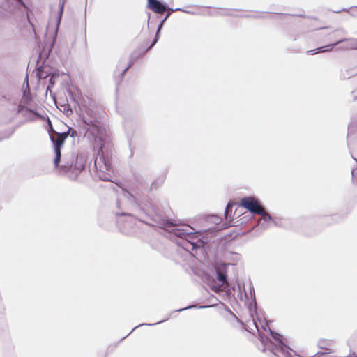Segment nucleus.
Instances as JSON below:
<instances>
[{
  "label": "nucleus",
  "mask_w": 357,
  "mask_h": 357,
  "mask_svg": "<svg viewBox=\"0 0 357 357\" xmlns=\"http://www.w3.org/2000/svg\"><path fill=\"white\" fill-rule=\"evenodd\" d=\"M28 111L31 113H32L33 115H35L37 117H40L41 116L36 111L34 110H32V109H28Z\"/></svg>",
  "instance_id": "30"
},
{
  "label": "nucleus",
  "mask_w": 357,
  "mask_h": 357,
  "mask_svg": "<svg viewBox=\"0 0 357 357\" xmlns=\"http://www.w3.org/2000/svg\"><path fill=\"white\" fill-rule=\"evenodd\" d=\"M169 319V317L166 319V320H167ZM165 321V319L164 320H162V321H159L157 323H154V324H139L138 326H135L126 336H125L124 337L122 338V340L125 339L127 336H128L132 331H134L137 328L139 327V326H144V325H146V326H153V325H156V324H159L160 323H162Z\"/></svg>",
  "instance_id": "20"
},
{
  "label": "nucleus",
  "mask_w": 357,
  "mask_h": 357,
  "mask_svg": "<svg viewBox=\"0 0 357 357\" xmlns=\"http://www.w3.org/2000/svg\"><path fill=\"white\" fill-rule=\"evenodd\" d=\"M331 344V340H320L319 342H318V347L321 349H324L326 351H329V353H332L333 351V350L332 349H330V348H328V346Z\"/></svg>",
  "instance_id": "16"
},
{
  "label": "nucleus",
  "mask_w": 357,
  "mask_h": 357,
  "mask_svg": "<svg viewBox=\"0 0 357 357\" xmlns=\"http://www.w3.org/2000/svg\"><path fill=\"white\" fill-rule=\"evenodd\" d=\"M26 82L28 81V76L27 75L26 77Z\"/></svg>",
  "instance_id": "37"
},
{
  "label": "nucleus",
  "mask_w": 357,
  "mask_h": 357,
  "mask_svg": "<svg viewBox=\"0 0 357 357\" xmlns=\"http://www.w3.org/2000/svg\"><path fill=\"white\" fill-rule=\"evenodd\" d=\"M15 1L16 6L20 9L22 8H26V5L23 0H14Z\"/></svg>",
  "instance_id": "25"
},
{
  "label": "nucleus",
  "mask_w": 357,
  "mask_h": 357,
  "mask_svg": "<svg viewBox=\"0 0 357 357\" xmlns=\"http://www.w3.org/2000/svg\"><path fill=\"white\" fill-rule=\"evenodd\" d=\"M171 11H182V12H184V13H192L191 11L190 10H183L181 8H175V9H171Z\"/></svg>",
  "instance_id": "28"
},
{
  "label": "nucleus",
  "mask_w": 357,
  "mask_h": 357,
  "mask_svg": "<svg viewBox=\"0 0 357 357\" xmlns=\"http://www.w3.org/2000/svg\"><path fill=\"white\" fill-rule=\"evenodd\" d=\"M148 7L156 13H162L166 10H171L172 9L166 3H162L159 0H151L149 3H148Z\"/></svg>",
  "instance_id": "10"
},
{
  "label": "nucleus",
  "mask_w": 357,
  "mask_h": 357,
  "mask_svg": "<svg viewBox=\"0 0 357 357\" xmlns=\"http://www.w3.org/2000/svg\"><path fill=\"white\" fill-rule=\"evenodd\" d=\"M133 64V62L132 61H130L128 66L126 67H125V68L123 70H122V71L120 73V79H122L124 77V75L126 74V73L130 69V68L132 66Z\"/></svg>",
  "instance_id": "21"
},
{
  "label": "nucleus",
  "mask_w": 357,
  "mask_h": 357,
  "mask_svg": "<svg viewBox=\"0 0 357 357\" xmlns=\"http://www.w3.org/2000/svg\"><path fill=\"white\" fill-rule=\"evenodd\" d=\"M340 12H341L340 10H335V11H334V13H340Z\"/></svg>",
  "instance_id": "33"
},
{
  "label": "nucleus",
  "mask_w": 357,
  "mask_h": 357,
  "mask_svg": "<svg viewBox=\"0 0 357 357\" xmlns=\"http://www.w3.org/2000/svg\"><path fill=\"white\" fill-rule=\"evenodd\" d=\"M236 204L232 202H229L225 211V217L227 220L231 221L232 208Z\"/></svg>",
  "instance_id": "15"
},
{
  "label": "nucleus",
  "mask_w": 357,
  "mask_h": 357,
  "mask_svg": "<svg viewBox=\"0 0 357 357\" xmlns=\"http://www.w3.org/2000/svg\"><path fill=\"white\" fill-rule=\"evenodd\" d=\"M264 330H266V328H268L270 334L275 341L278 342V344H272L271 348L269 349L270 351L274 354L275 356H278L279 353H281L286 357H291V354L288 351L287 349H291L288 346H287L282 340L281 335L273 331H272L269 327L268 324H266L264 326H262Z\"/></svg>",
  "instance_id": "6"
},
{
  "label": "nucleus",
  "mask_w": 357,
  "mask_h": 357,
  "mask_svg": "<svg viewBox=\"0 0 357 357\" xmlns=\"http://www.w3.org/2000/svg\"><path fill=\"white\" fill-rule=\"evenodd\" d=\"M163 182H164L163 178H157L151 184L150 190H156L158 187H160V185H162Z\"/></svg>",
  "instance_id": "18"
},
{
  "label": "nucleus",
  "mask_w": 357,
  "mask_h": 357,
  "mask_svg": "<svg viewBox=\"0 0 357 357\" xmlns=\"http://www.w3.org/2000/svg\"><path fill=\"white\" fill-rule=\"evenodd\" d=\"M216 276L218 281L224 284L227 280V273L224 271L217 270Z\"/></svg>",
  "instance_id": "17"
},
{
  "label": "nucleus",
  "mask_w": 357,
  "mask_h": 357,
  "mask_svg": "<svg viewBox=\"0 0 357 357\" xmlns=\"http://www.w3.org/2000/svg\"><path fill=\"white\" fill-rule=\"evenodd\" d=\"M337 41H340L339 45H341L338 49L341 50H357V39L356 38H340Z\"/></svg>",
  "instance_id": "9"
},
{
  "label": "nucleus",
  "mask_w": 357,
  "mask_h": 357,
  "mask_svg": "<svg viewBox=\"0 0 357 357\" xmlns=\"http://www.w3.org/2000/svg\"><path fill=\"white\" fill-rule=\"evenodd\" d=\"M340 41H335L333 43H331L324 46L319 47L318 48L307 51V54L310 55H313L317 53H323L326 52L331 51L336 45L340 44Z\"/></svg>",
  "instance_id": "11"
},
{
  "label": "nucleus",
  "mask_w": 357,
  "mask_h": 357,
  "mask_svg": "<svg viewBox=\"0 0 357 357\" xmlns=\"http://www.w3.org/2000/svg\"><path fill=\"white\" fill-rule=\"evenodd\" d=\"M50 140L53 144L55 157L54 159V167L60 174L66 175L71 180H75L79 174L84 169V158L77 155L75 158L71 157L70 159L65 158L62 165H59L61 158V147L63 145L66 137V132L56 133V135H49Z\"/></svg>",
  "instance_id": "3"
},
{
  "label": "nucleus",
  "mask_w": 357,
  "mask_h": 357,
  "mask_svg": "<svg viewBox=\"0 0 357 357\" xmlns=\"http://www.w3.org/2000/svg\"><path fill=\"white\" fill-rule=\"evenodd\" d=\"M252 17H260V16H259V15H253Z\"/></svg>",
  "instance_id": "34"
},
{
  "label": "nucleus",
  "mask_w": 357,
  "mask_h": 357,
  "mask_svg": "<svg viewBox=\"0 0 357 357\" xmlns=\"http://www.w3.org/2000/svg\"><path fill=\"white\" fill-rule=\"evenodd\" d=\"M356 75H357L356 70H355L354 68L346 69L344 70H341L340 77V79L344 80V79H350V78L356 76Z\"/></svg>",
  "instance_id": "13"
},
{
  "label": "nucleus",
  "mask_w": 357,
  "mask_h": 357,
  "mask_svg": "<svg viewBox=\"0 0 357 357\" xmlns=\"http://www.w3.org/2000/svg\"><path fill=\"white\" fill-rule=\"evenodd\" d=\"M257 215L261 216V219L258 222V225L264 229L272 226L278 225V222L271 216V215L265 210L264 207L262 208L261 212Z\"/></svg>",
  "instance_id": "8"
},
{
  "label": "nucleus",
  "mask_w": 357,
  "mask_h": 357,
  "mask_svg": "<svg viewBox=\"0 0 357 357\" xmlns=\"http://www.w3.org/2000/svg\"><path fill=\"white\" fill-rule=\"evenodd\" d=\"M132 174L135 181L140 186L144 188L148 184L146 179L142 176L139 172L133 171Z\"/></svg>",
  "instance_id": "14"
},
{
  "label": "nucleus",
  "mask_w": 357,
  "mask_h": 357,
  "mask_svg": "<svg viewBox=\"0 0 357 357\" xmlns=\"http://www.w3.org/2000/svg\"><path fill=\"white\" fill-rule=\"evenodd\" d=\"M356 99H357V96L354 98V100H356Z\"/></svg>",
  "instance_id": "38"
},
{
  "label": "nucleus",
  "mask_w": 357,
  "mask_h": 357,
  "mask_svg": "<svg viewBox=\"0 0 357 357\" xmlns=\"http://www.w3.org/2000/svg\"><path fill=\"white\" fill-rule=\"evenodd\" d=\"M79 127L80 135L86 137L99 146L94 160L97 176L103 181H110V175L106 172L112 169V146L101 123L96 119H82L79 123Z\"/></svg>",
  "instance_id": "1"
},
{
  "label": "nucleus",
  "mask_w": 357,
  "mask_h": 357,
  "mask_svg": "<svg viewBox=\"0 0 357 357\" xmlns=\"http://www.w3.org/2000/svg\"><path fill=\"white\" fill-rule=\"evenodd\" d=\"M68 132L70 133V136L72 137H74L75 136H77V131L73 129V128H69L68 130Z\"/></svg>",
  "instance_id": "27"
},
{
  "label": "nucleus",
  "mask_w": 357,
  "mask_h": 357,
  "mask_svg": "<svg viewBox=\"0 0 357 357\" xmlns=\"http://www.w3.org/2000/svg\"><path fill=\"white\" fill-rule=\"evenodd\" d=\"M63 6H64V1H63L61 5L60 6V10H59V13L58 20H57L58 25L60 24V22H61V20L62 17Z\"/></svg>",
  "instance_id": "22"
},
{
  "label": "nucleus",
  "mask_w": 357,
  "mask_h": 357,
  "mask_svg": "<svg viewBox=\"0 0 357 357\" xmlns=\"http://www.w3.org/2000/svg\"><path fill=\"white\" fill-rule=\"evenodd\" d=\"M123 196L127 198L129 202L136 205L138 209V217L135 218L131 213H117L118 216L126 217L125 222L118 220V223L122 222L120 226L121 231L127 235L131 234L134 231V226L136 221L144 222L149 225H156L161 228L167 229L173 226V222L169 219H166L162 214L155 211L153 204L149 199H142L135 196L129 191L122 189Z\"/></svg>",
  "instance_id": "2"
},
{
  "label": "nucleus",
  "mask_w": 357,
  "mask_h": 357,
  "mask_svg": "<svg viewBox=\"0 0 357 357\" xmlns=\"http://www.w3.org/2000/svg\"><path fill=\"white\" fill-rule=\"evenodd\" d=\"M165 20L163 19L160 22V24H158V28H157V31H156V33L158 34H160V32L161 31V29H162L163 26H164V23H165Z\"/></svg>",
  "instance_id": "26"
},
{
  "label": "nucleus",
  "mask_w": 357,
  "mask_h": 357,
  "mask_svg": "<svg viewBox=\"0 0 357 357\" xmlns=\"http://www.w3.org/2000/svg\"><path fill=\"white\" fill-rule=\"evenodd\" d=\"M43 57V52H41L39 55V57L37 60V66L36 68V76L38 78V79H45L47 77H50L49 82H48V86L46 89V92L48 91H51V88H52L55 84V77H59L58 73H52L48 72L45 70L43 62L41 65H40V60Z\"/></svg>",
  "instance_id": "7"
},
{
  "label": "nucleus",
  "mask_w": 357,
  "mask_h": 357,
  "mask_svg": "<svg viewBox=\"0 0 357 357\" xmlns=\"http://www.w3.org/2000/svg\"><path fill=\"white\" fill-rule=\"evenodd\" d=\"M329 351H327V352H317L312 357H328Z\"/></svg>",
  "instance_id": "24"
},
{
  "label": "nucleus",
  "mask_w": 357,
  "mask_h": 357,
  "mask_svg": "<svg viewBox=\"0 0 357 357\" xmlns=\"http://www.w3.org/2000/svg\"><path fill=\"white\" fill-rule=\"evenodd\" d=\"M355 357H357V356H356Z\"/></svg>",
  "instance_id": "39"
},
{
  "label": "nucleus",
  "mask_w": 357,
  "mask_h": 357,
  "mask_svg": "<svg viewBox=\"0 0 357 357\" xmlns=\"http://www.w3.org/2000/svg\"><path fill=\"white\" fill-rule=\"evenodd\" d=\"M357 134V121H352L348 126L347 145L350 149L353 136Z\"/></svg>",
  "instance_id": "12"
},
{
  "label": "nucleus",
  "mask_w": 357,
  "mask_h": 357,
  "mask_svg": "<svg viewBox=\"0 0 357 357\" xmlns=\"http://www.w3.org/2000/svg\"><path fill=\"white\" fill-rule=\"evenodd\" d=\"M253 323H254V324H255V326L256 329L257 330L258 333H259V326H258V325H257V324L256 321L255 320V319H253Z\"/></svg>",
  "instance_id": "31"
},
{
  "label": "nucleus",
  "mask_w": 357,
  "mask_h": 357,
  "mask_svg": "<svg viewBox=\"0 0 357 357\" xmlns=\"http://www.w3.org/2000/svg\"><path fill=\"white\" fill-rule=\"evenodd\" d=\"M174 234L182 239L181 245L182 248L188 251H193L198 248L203 247V241L197 239V236L195 232L188 231L187 229L175 227L172 229Z\"/></svg>",
  "instance_id": "4"
},
{
  "label": "nucleus",
  "mask_w": 357,
  "mask_h": 357,
  "mask_svg": "<svg viewBox=\"0 0 357 357\" xmlns=\"http://www.w3.org/2000/svg\"><path fill=\"white\" fill-rule=\"evenodd\" d=\"M263 207V205L258 199L251 196L244 197L241 199V204L235 210L234 216H236L237 218L240 216V214L237 213V210L240 208H244L251 213L257 215L261 212Z\"/></svg>",
  "instance_id": "5"
},
{
  "label": "nucleus",
  "mask_w": 357,
  "mask_h": 357,
  "mask_svg": "<svg viewBox=\"0 0 357 357\" xmlns=\"http://www.w3.org/2000/svg\"><path fill=\"white\" fill-rule=\"evenodd\" d=\"M212 307V305H188L185 307L176 310H175V312H181V311H184L185 310L192 309V308L204 309V308H208V307Z\"/></svg>",
  "instance_id": "19"
},
{
  "label": "nucleus",
  "mask_w": 357,
  "mask_h": 357,
  "mask_svg": "<svg viewBox=\"0 0 357 357\" xmlns=\"http://www.w3.org/2000/svg\"><path fill=\"white\" fill-rule=\"evenodd\" d=\"M337 32V35L338 36H340V35H346V31L344 30V29H338L336 31Z\"/></svg>",
  "instance_id": "29"
},
{
  "label": "nucleus",
  "mask_w": 357,
  "mask_h": 357,
  "mask_svg": "<svg viewBox=\"0 0 357 357\" xmlns=\"http://www.w3.org/2000/svg\"><path fill=\"white\" fill-rule=\"evenodd\" d=\"M352 158L357 162V159L352 156Z\"/></svg>",
  "instance_id": "35"
},
{
  "label": "nucleus",
  "mask_w": 357,
  "mask_h": 357,
  "mask_svg": "<svg viewBox=\"0 0 357 357\" xmlns=\"http://www.w3.org/2000/svg\"><path fill=\"white\" fill-rule=\"evenodd\" d=\"M50 128H51V129H53V128H52V126L51 123H50Z\"/></svg>",
  "instance_id": "36"
},
{
  "label": "nucleus",
  "mask_w": 357,
  "mask_h": 357,
  "mask_svg": "<svg viewBox=\"0 0 357 357\" xmlns=\"http://www.w3.org/2000/svg\"><path fill=\"white\" fill-rule=\"evenodd\" d=\"M170 15H171L170 13H167V15H165L164 20L166 21L167 19L170 16Z\"/></svg>",
  "instance_id": "32"
},
{
  "label": "nucleus",
  "mask_w": 357,
  "mask_h": 357,
  "mask_svg": "<svg viewBox=\"0 0 357 357\" xmlns=\"http://www.w3.org/2000/svg\"><path fill=\"white\" fill-rule=\"evenodd\" d=\"M159 37H160V34H158L157 33H155V38L153 39L151 44L148 47L146 50L151 49L156 44V43L158 42V40L159 39Z\"/></svg>",
  "instance_id": "23"
}]
</instances>
